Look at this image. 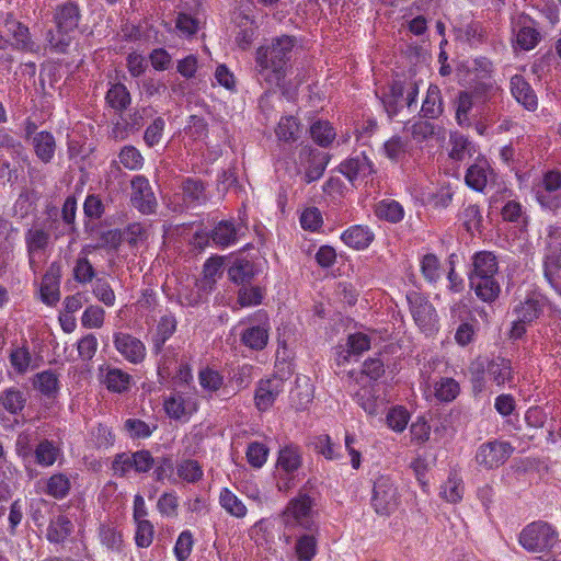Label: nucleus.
Returning a JSON list of instances; mask_svg holds the SVG:
<instances>
[{"label": "nucleus", "mask_w": 561, "mask_h": 561, "mask_svg": "<svg viewBox=\"0 0 561 561\" xmlns=\"http://www.w3.org/2000/svg\"><path fill=\"white\" fill-rule=\"evenodd\" d=\"M297 45L296 36L283 34L256 48L253 70L261 85L273 88L284 82Z\"/></svg>", "instance_id": "1"}, {"label": "nucleus", "mask_w": 561, "mask_h": 561, "mask_svg": "<svg viewBox=\"0 0 561 561\" xmlns=\"http://www.w3.org/2000/svg\"><path fill=\"white\" fill-rule=\"evenodd\" d=\"M81 20L80 8L72 1H67L56 8L55 30L47 33L49 47L56 53H66L75 38Z\"/></svg>", "instance_id": "2"}, {"label": "nucleus", "mask_w": 561, "mask_h": 561, "mask_svg": "<svg viewBox=\"0 0 561 561\" xmlns=\"http://www.w3.org/2000/svg\"><path fill=\"white\" fill-rule=\"evenodd\" d=\"M317 505V491L311 480H308L293 497L285 511L283 519L288 527H301L308 531L317 529L313 520L314 506Z\"/></svg>", "instance_id": "3"}, {"label": "nucleus", "mask_w": 561, "mask_h": 561, "mask_svg": "<svg viewBox=\"0 0 561 561\" xmlns=\"http://www.w3.org/2000/svg\"><path fill=\"white\" fill-rule=\"evenodd\" d=\"M557 542V533L545 522H534L519 534V543L529 552H545Z\"/></svg>", "instance_id": "4"}, {"label": "nucleus", "mask_w": 561, "mask_h": 561, "mask_svg": "<svg viewBox=\"0 0 561 561\" xmlns=\"http://www.w3.org/2000/svg\"><path fill=\"white\" fill-rule=\"evenodd\" d=\"M162 407L169 419L187 422L198 411L199 402L195 393L175 390L163 398Z\"/></svg>", "instance_id": "5"}, {"label": "nucleus", "mask_w": 561, "mask_h": 561, "mask_svg": "<svg viewBox=\"0 0 561 561\" xmlns=\"http://www.w3.org/2000/svg\"><path fill=\"white\" fill-rule=\"evenodd\" d=\"M400 502L398 489L388 477H380L374 483L371 504L379 515H390Z\"/></svg>", "instance_id": "6"}, {"label": "nucleus", "mask_w": 561, "mask_h": 561, "mask_svg": "<svg viewBox=\"0 0 561 561\" xmlns=\"http://www.w3.org/2000/svg\"><path fill=\"white\" fill-rule=\"evenodd\" d=\"M513 451V446L507 442H488L479 447L476 461L480 467L488 470L499 468L511 457Z\"/></svg>", "instance_id": "7"}, {"label": "nucleus", "mask_w": 561, "mask_h": 561, "mask_svg": "<svg viewBox=\"0 0 561 561\" xmlns=\"http://www.w3.org/2000/svg\"><path fill=\"white\" fill-rule=\"evenodd\" d=\"M130 203L134 208L144 215L154 214L157 210V198L145 175H136L130 182Z\"/></svg>", "instance_id": "8"}, {"label": "nucleus", "mask_w": 561, "mask_h": 561, "mask_svg": "<svg viewBox=\"0 0 561 561\" xmlns=\"http://www.w3.org/2000/svg\"><path fill=\"white\" fill-rule=\"evenodd\" d=\"M113 344L117 353L129 364L139 365L147 356L145 343L127 332H114Z\"/></svg>", "instance_id": "9"}, {"label": "nucleus", "mask_w": 561, "mask_h": 561, "mask_svg": "<svg viewBox=\"0 0 561 561\" xmlns=\"http://www.w3.org/2000/svg\"><path fill=\"white\" fill-rule=\"evenodd\" d=\"M407 298L412 317L417 327L426 333H432L436 329L438 321L434 306L427 298L417 293H412L408 295Z\"/></svg>", "instance_id": "10"}, {"label": "nucleus", "mask_w": 561, "mask_h": 561, "mask_svg": "<svg viewBox=\"0 0 561 561\" xmlns=\"http://www.w3.org/2000/svg\"><path fill=\"white\" fill-rule=\"evenodd\" d=\"M285 381L278 376L261 379L257 382L254 403L259 411L265 412L275 403L277 397L284 392Z\"/></svg>", "instance_id": "11"}, {"label": "nucleus", "mask_w": 561, "mask_h": 561, "mask_svg": "<svg viewBox=\"0 0 561 561\" xmlns=\"http://www.w3.org/2000/svg\"><path fill=\"white\" fill-rule=\"evenodd\" d=\"M61 265L53 262L45 272L41 284V299L47 306H55L60 299Z\"/></svg>", "instance_id": "12"}, {"label": "nucleus", "mask_w": 561, "mask_h": 561, "mask_svg": "<svg viewBox=\"0 0 561 561\" xmlns=\"http://www.w3.org/2000/svg\"><path fill=\"white\" fill-rule=\"evenodd\" d=\"M178 320L173 313L163 314L156 327V331L151 337V351L154 355H159L167 341L175 333Z\"/></svg>", "instance_id": "13"}, {"label": "nucleus", "mask_w": 561, "mask_h": 561, "mask_svg": "<svg viewBox=\"0 0 561 561\" xmlns=\"http://www.w3.org/2000/svg\"><path fill=\"white\" fill-rule=\"evenodd\" d=\"M175 478L187 484H196L204 478V469L202 463L192 458H181L175 463Z\"/></svg>", "instance_id": "14"}, {"label": "nucleus", "mask_w": 561, "mask_h": 561, "mask_svg": "<svg viewBox=\"0 0 561 561\" xmlns=\"http://www.w3.org/2000/svg\"><path fill=\"white\" fill-rule=\"evenodd\" d=\"M27 393L18 387H9L0 392V407L11 415H20L26 407Z\"/></svg>", "instance_id": "15"}, {"label": "nucleus", "mask_w": 561, "mask_h": 561, "mask_svg": "<svg viewBox=\"0 0 561 561\" xmlns=\"http://www.w3.org/2000/svg\"><path fill=\"white\" fill-rule=\"evenodd\" d=\"M511 91L516 101L525 108L529 111L537 108V95L523 76L515 75L511 78Z\"/></svg>", "instance_id": "16"}, {"label": "nucleus", "mask_w": 561, "mask_h": 561, "mask_svg": "<svg viewBox=\"0 0 561 561\" xmlns=\"http://www.w3.org/2000/svg\"><path fill=\"white\" fill-rule=\"evenodd\" d=\"M470 288L484 302H493L500 295L501 287L494 277L469 276Z\"/></svg>", "instance_id": "17"}, {"label": "nucleus", "mask_w": 561, "mask_h": 561, "mask_svg": "<svg viewBox=\"0 0 561 561\" xmlns=\"http://www.w3.org/2000/svg\"><path fill=\"white\" fill-rule=\"evenodd\" d=\"M7 32L12 36L11 44L15 49L22 51H34L35 43L32 41L28 28L14 19H7L4 24Z\"/></svg>", "instance_id": "18"}, {"label": "nucleus", "mask_w": 561, "mask_h": 561, "mask_svg": "<svg viewBox=\"0 0 561 561\" xmlns=\"http://www.w3.org/2000/svg\"><path fill=\"white\" fill-rule=\"evenodd\" d=\"M301 465L302 455L297 445L290 444L279 449L276 466L280 472L294 474Z\"/></svg>", "instance_id": "19"}, {"label": "nucleus", "mask_w": 561, "mask_h": 561, "mask_svg": "<svg viewBox=\"0 0 561 561\" xmlns=\"http://www.w3.org/2000/svg\"><path fill=\"white\" fill-rule=\"evenodd\" d=\"M34 152L43 163H50L55 157L56 140L50 131L42 130L32 138Z\"/></svg>", "instance_id": "20"}, {"label": "nucleus", "mask_w": 561, "mask_h": 561, "mask_svg": "<svg viewBox=\"0 0 561 561\" xmlns=\"http://www.w3.org/2000/svg\"><path fill=\"white\" fill-rule=\"evenodd\" d=\"M472 266L469 276L495 277L499 270L496 256L489 251L476 253L472 257Z\"/></svg>", "instance_id": "21"}, {"label": "nucleus", "mask_w": 561, "mask_h": 561, "mask_svg": "<svg viewBox=\"0 0 561 561\" xmlns=\"http://www.w3.org/2000/svg\"><path fill=\"white\" fill-rule=\"evenodd\" d=\"M105 103L116 113L126 111L131 103V96L126 85L121 82L111 84L105 94Z\"/></svg>", "instance_id": "22"}, {"label": "nucleus", "mask_w": 561, "mask_h": 561, "mask_svg": "<svg viewBox=\"0 0 561 561\" xmlns=\"http://www.w3.org/2000/svg\"><path fill=\"white\" fill-rule=\"evenodd\" d=\"M443 112L444 106L440 89L436 84H430L421 107V116L427 119H436Z\"/></svg>", "instance_id": "23"}, {"label": "nucleus", "mask_w": 561, "mask_h": 561, "mask_svg": "<svg viewBox=\"0 0 561 561\" xmlns=\"http://www.w3.org/2000/svg\"><path fill=\"white\" fill-rule=\"evenodd\" d=\"M318 552V528L297 537L295 554L297 561H312Z\"/></svg>", "instance_id": "24"}, {"label": "nucleus", "mask_w": 561, "mask_h": 561, "mask_svg": "<svg viewBox=\"0 0 561 561\" xmlns=\"http://www.w3.org/2000/svg\"><path fill=\"white\" fill-rule=\"evenodd\" d=\"M50 241V236L42 228H31L25 233V245L28 254L30 265L34 263V256L45 251Z\"/></svg>", "instance_id": "25"}, {"label": "nucleus", "mask_w": 561, "mask_h": 561, "mask_svg": "<svg viewBox=\"0 0 561 561\" xmlns=\"http://www.w3.org/2000/svg\"><path fill=\"white\" fill-rule=\"evenodd\" d=\"M351 357V334H347L344 345L335 347L331 367L335 375L346 381L351 380V369L348 368Z\"/></svg>", "instance_id": "26"}, {"label": "nucleus", "mask_w": 561, "mask_h": 561, "mask_svg": "<svg viewBox=\"0 0 561 561\" xmlns=\"http://www.w3.org/2000/svg\"><path fill=\"white\" fill-rule=\"evenodd\" d=\"M61 455V449L55 442L47 438L42 439L34 448L33 457L35 463L43 468L51 467Z\"/></svg>", "instance_id": "27"}, {"label": "nucleus", "mask_w": 561, "mask_h": 561, "mask_svg": "<svg viewBox=\"0 0 561 561\" xmlns=\"http://www.w3.org/2000/svg\"><path fill=\"white\" fill-rule=\"evenodd\" d=\"M218 501L221 508L232 517L244 518L248 514L245 504L229 488L220 489Z\"/></svg>", "instance_id": "28"}, {"label": "nucleus", "mask_w": 561, "mask_h": 561, "mask_svg": "<svg viewBox=\"0 0 561 561\" xmlns=\"http://www.w3.org/2000/svg\"><path fill=\"white\" fill-rule=\"evenodd\" d=\"M131 376L117 367H108L103 377L106 389L113 393H123L129 390Z\"/></svg>", "instance_id": "29"}, {"label": "nucleus", "mask_w": 561, "mask_h": 561, "mask_svg": "<svg viewBox=\"0 0 561 561\" xmlns=\"http://www.w3.org/2000/svg\"><path fill=\"white\" fill-rule=\"evenodd\" d=\"M486 375L497 386L511 382L513 379V369L510 359L496 357L488 362Z\"/></svg>", "instance_id": "30"}, {"label": "nucleus", "mask_w": 561, "mask_h": 561, "mask_svg": "<svg viewBox=\"0 0 561 561\" xmlns=\"http://www.w3.org/2000/svg\"><path fill=\"white\" fill-rule=\"evenodd\" d=\"M241 342L251 350H263L268 342V327L257 324L245 328L241 333Z\"/></svg>", "instance_id": "31"}, {"label": "nucleus", "mask_w": 561, "mask_h": 561, "mask_svg": "<svg viewBox=\"0 0 561 561\" xmlns=\"http://www.w3.org/2000/svg\"><path fill=\"white\" fill-rule=\"evenodd\" d=\"M71 490V481L68 474L57 472L45 481L44 492L55 500L66 499Z\"/></svg>", "instance_id": "32"}, {"label": "nucleus", "mask_w": 561, "mask_h": 561, "mask_svg": "<svg viewBox=\"0 0 561 561\" xmlns=\"http://www.w3.org/2000/svg\"><path fill=\"white\" fill-rule=\"evenodd\" d=\"M100 542L108 551L121 553L124 547L123 534L111 524H101L98 529Z\"/></svg>", "instance_id": "33"}, {"label": "nucleus", "mask_w": 561, "mask_h": 561, "mask_svg": "<svg viewBox=\"0 0 561 561\" xmlns=\"http://www.w3.org/2000/svg\"><path fill=\"white\" fill-rule=\"evenodd\" d=\"M184 201L191 206L206 204L207 195L202 180L187 178L182 183Z\"/></svg>", "instance_id": "34"}, {"label": "nucleus", "mask_w": 561, "mask_h": 561, "mask_svg": "<svg viewBox=\"0 0 561 561\" xmlns=\"http://www.w3.org/2000/svg\"><path fill=\"white\" fill-rule=\"evenodd\" d=\"M72 523L66 515H58L47 528V540L54 543L64 542L72 533Z\"/></svg>", "instance_id": "35"}, {"label": "nucleus", "mask_w": 561, "mask_h": 561, "mask_svg": "<svg viewBox=\"0 0 561 561\" xmlns=\"http://www.w3.org/2000/svg\"><path fill=\"white\" fill-rule=\"evenodd\" d=\"M210 238L220 248H228L234 244L238 240L234 224L227 220L218 222L211 230Z\"/></svg>", "instance_id": "36"}, {"label": "nucleus", "mask_w": 561, "mask_h": 561, "mask_svg": "<svg viewBox=\"0 0 561 561\" xmlns=\"http://www.w3.org/2000/svg\"><path fill=\"white\" fill-rule=\"evenodd\" d=\"M198 382L203 391L211 397L224 387L225 378L218 370L205 367L198 371Z\"/></svg>", "instance_id": "37"}, {"label": "nucleus", "mask_w": 561, "mask_h": 561, "mask_svg": "<svg viewBox=\"0 0 561 561\" xmlns=\"http://www.w3.org/2000/svg\"><path fill=\"white\" fill-rule=\"evenodd\" d=\"M463 491L462 479L456 471H450L448 479L440 486L439 494L449 503H458L462 500Z\"/></svg>", "instance_id": "38"}, {"label": "nucleus", "mask_w": 561, "mask_h": 561, "mask_svg": "<svg viewBox=\"0 0 561 561\" xmlns=\"http://www.w3.org/2000/svg\"><path fill=\"white\" fill-rule=\"evenodd\" d=\"M152 470L154 481L161 483L168 481L171 484L176 483L175 465L173 463L171 456L164 455L156 458V465L153 466Z\"/></svg>", "instance_id": "39"}, {"label": "nucleus", "mask_w": 561, "mask_h": 561, "mask_svg": "<svg viewBox=\"0 0 561 561\" xmlns=\"http://www.w3.org/2000/svg\"><path fill=\"white\" fill-rule=\"evenodd\" d=\"M118 161L128 171H139L145 165V158L140 150L133 145L122 147L118 152Z\"/></svg>", "instance_id": "40"}, {"label": "nucleus", "mask_w": 561, "mask_h": 561, "mask_svg": "<svg viewBox=\"0 0 561 561\" xmlns=\"http://www.w3.org/2000/svg\"><path fill=\"white\" fill-rule=\"evenodd\" d=\"M135 459V451L119 453L113 458L111 469L113 474L118 478L128 477L134 472L137 474V465Z\"/></svg>", "instance_id": "41"}, {"label": "nucleus", "mask_w": 561, "mask_h": 561, "mask_svg": "<svg viewBox=\"0 0 561 561\" xmlns=\"http://www.w3.org/2000/svg\"><path fill=\"white\" fill-rule=\"evenodd\" d=\"M489 168L485 161L474 163L467 170L465 181L471 188L481 192L488 183Z\"/></svg>", "instance_id": "42"}, {"label": "nucleus", "mask_w": 561, "mask_h": 561, "mask_svg": "<svg viewBox=\"0 0 561 561\" xmlns=\"http://www.w3.org/2000/svg\"><path fill=\"white\" fill-rule=\"evenodd\" d=\"M451 149L449 157L456 161H462L467 157H471L474 150V145L463 135H450Z\"/></svg>", "instance_id": "43"}, {"label": "nucleus", "mask_w": 561, "mask_h": 561, "mask_svg": "<svg viewBox=\"0 0 561 561\" xmlns=\"http://www.w3.org/2000/svg\"><path fill=\"white\" fill-rule=\"evenodd\" d=\"M459 392V383L449 377H443L434 385V394L440 402L454 401Z\"/></svg>", "instance_id": "44"}, {"label": "nucleus", "mask_w": 561, "mask_h": 561, "mask_svg": "<svg viewBox=\"0 0 561 561\" xmlns=\"http://www.w3.org/2000/svg\"><path fill=\"white\" fill-rule=\"evenodd\" d=\"M33 386L43 396L51 397L58 391L59 380L51 370H44L35 375Z\"/></svg>", "instance_id": "45"}, {"label": "nucleus", "mask_w": 561, "mask_h": 561, "mask_svg": "<svg viewBox=\"0 0 561 561\" xmlns=\"http://www.w3.org/2000/svg\"><path fill=\"white\" fill-rule=\"evenodd\" d=\"M124 430L131 439H147L157 430V425L130 417L124 422Z\"/></svg>", "instance_id": "46"}, {"label": "nucleus", "mask_w": 561, "mask_h": 561, "mask_svg": "<svg viewBox=\"0 0 561 561\" xmlns=\"http://www.w3.org/2000/svg\"><path fill=\"white\" fill-rule=\"evenodd\" d=\"M9 362L14 371L24 375L32 365V355L27 346H18L11 350Z\"/></svg>", "instance_id": "47"}, {"label": "nucleus", "mask_w": 561, "mask_h": 561, "mask_svg": "<svg viewBox=\"0 0 561 561\" xmlns=\"http://www.w3.org/2000/svg\"><path fill=\"white\" fill-rule=\"evenodd\" d=\"M474 100L469 91H460L456 100V121L460 126H470L469 113L472 110Z\"/></svg>", "instance_id": "48"}, {"label": "nucleus", "mask_w": 561, "mask_h": 561, "mask_svg": "<svg viewBox=\"0 0 561 561\" xmlns=\"http://www.w3.org/2000/svg\"><path fill=\"white\" fill-rule=\"evenodd\" d=\"M268 455V447L260 442H251L245 450L247 461L254 469H261L266 463Z\"/></svg>", "instance_id": "49"}, {"label": "nucleus", "mask_w": 561, "mask_h": 561, "mask_svg": "<svg viewBox=\"0 0 561 561\" xmlns=\"http://www.w3.org/2000/svg\"><path fill=\"white\" fill-rule=\"evenodd\" d=\"M540 34L539 32L527 24H522V21H518V30L516 31V44L519 48L524 50L533 49L539 42Z\"/></svg>", "instance_id": "50"}, {"label": "nucleus", "mask_w": 561, "mask_h": 561, "mask_svg": "<svg viewBox=\"0 0 561 561\" xmlns=\"http://www.w3.org/2000/svg\"><path fill=\"white\" fill-rule=\"evenodd\" d=\"M311 444L314 450L328 460H334L340 457V446L334 444L327 434L313 437Z\"/></svg>", "instance_id": "51"}, {"label": "nucleus", "mask_w": 561, "mask_h": 561, "mask_svg": "<svg viewBox=\"0 0 561 561\" xmlns=\"http://www.w3.org/2000/svg\"><path fill=\"white\" fill-rule=\"evenodd\" d=\"M379 340L380 336L376 330L353 332V355L370 350L371 345H376Z\"/></svg>", "instance_id": "52"}, {"label": "nucleus", "mask_w": 561, "mask_h": 561, "mask_svg": "<svg viewBox=\"0 0 561 561\" xmlns=\"http://www.w3.org/2000/svg\"><path fill=\"white\" fill-rule=\"evenodd\" d=\"M72 277L73 279L79 284H88L93 280L95 277V268L93 267L90 260L84 256H79L72 270Z\"/></svg>", "instance_id": "53"}, {"label": "nucleus", "mask_w": 561, "mask_h": 561, "mask_svg": "<svg viewBox=\"0 0 561 561\" xmlns=\"http://www.w3.org/2000/svg\"><path fill=\"white\" fill-rule=\"evenodd\" d=\"M5 151L14 160L24 153L22 142L16 139L7 128H0V152Z\"/></svg>", "instance_id": "54"}, {"label": "nucleus", "mask_w": 561, "mask_h": 561, "mask_svg": "<svg viewBox=\"0 0 561 561\" xmlns=\"http://www.w3.org/2000/svg\"><path fill=\"white\" fill-rule=\"evenodd\" d=\"M311 138L321 147L329 146L335 137L333 127L328 122L318 121L310 127Z\"/></svg>", "instance_id": "55"}, {"label": "nucleus", "mask_w": 561, "mask_h": 561, "mask_svg": "<svg viewBox=\"0 0 561 561\" xmlns=\"http://www.w3.org/2000/svg\"><path fill=\"white\" fill-rule=\"evenodd\" d=\"M299 134V123L294 116H284L279 119L276 135L279 140L295 141Z\"/></svg>", "instance_id": "56"}, {"label": "nucleus", "mask_w": 561, "mask_h": 561, "mask_svg": "<svg viewBox=\"0 0 561 561\" xmlns=\"http://www.w3.org/2000/svg\"><path fill=\"white\" fill-rule=\"evenodd\" d=\"M194 546L193 533L188 529L183 530L178 536L173 552L178 561H187Z\"/></svg>", "instance_id": "57"}, {"label": "nucleus", "mask_w": 561, "mask_h": 561, "mask_svg": "<svg viewBox=\"0 0 561 561\" xmlns=\"http://www.w3.org/2000/svg\"><path fill=\"white\" fill-rule=\"evenodd\" d=\"M376 214L390 222H399L403 218L404 210L397 201H382L378 204Z\"/></svg>", "instance_id": "58"}, {"label": "nucleus", "mask_w": 561, "mask_h": 561, "mask_svg": "<svg viewBox=\"0 0 561 561\" xmlns=\"http://www.w3.org/2000/svg\"><path fill=\"white\" fill-rule=\"evenodd\" d=\"M328 164V157L323 152H311V164L308 167L305 173V179L307 183L314 182L319 180Z\"/></svg>", "instance_id": "59"}, {"label": "nucleus", "mask_w": 561, "mask_h": 561, "mask_svg": "<svg viewBox=\"0 0 561 561\" xmlns=\"http://www.w3.org/2000/svg\"><path fill=\"white\" fill-rule=\"evenodd\" d=\"M179 496L174 491L164 492L157 502L158 512L164 517L178 516Z\"/></svg>", "instance_id": "60"}, {"label": "nucleus", "mask_w": 561, "mask_h": 561, "mask_svg": "<svg viewBox=\"0 0 561 561\" xmlns=\"http://www.w3.org/2000/svg\"><path fill=\"white\" fill-rule=\"evenodd\" d=\"M104 309L100 306L91 305L83 311L81 324L87 329H100L104 323Z\"/></svg>", "instance_id": "61"}, {"label": "nucleus", "mask_w": 561, "mask_h": 561, "mask_svg": "<svg viewBox=\"0 0 561 561\" xmlns=\"http://www.w3.org/2000/svg\"><path fill=\"white\" fill-rule=\"evenodd\" d=\"M136 523L135 543L138 548H148L154 538V527L150 520Z\"/></svg>", "instance_id": "62"}, {"label": "nucleus", "mask_w": 561, "mask_h": 561, "mask_svg": "<svg viewBox=\"0 0 561 561\" xmlns=\"http://www.w3.org/2000/svg\"><path fill=\"white\" fill-rule=\"evenodd\" d=\"M514 312L516 313L519 322H531L539 316V302L536 299L528 298L524 302H520L518 306H516Z\"/></svg>", "instance_id": "63"}, {"label": "nucleus", "mask_w": 561, "mask_h": 561, "mask_svg": "<svg viewBox=\"0 0 561 561\" xmlns=\"http://www.w3.org/2000/svg\"><path fill=\"white\" fill-rule=\"evenodd\" d=\"M99 342L93 333H88L83 335L78 342H77V350L79 357L84 360H91L98 351Z\"/></svg>", "instance_id": "64"}]
</instances>
